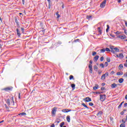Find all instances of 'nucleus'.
Wrapping results in <instances>:
<instances>
[{
  "mask_svg": "<svg viewBox=\"0 0 127 127\" xmlns=\"http://www.w3.org/2000/svg\"><path fill=\"white\" fill-rule=\"evenodd\" d=\"M96 55H97V52H92V56H95Z\"/></svg>",
  "mask_w": 127,
  "mask_h": 127,
  "instance_id": "473e14b6",
  "label": "nucleus"
},
{
  "mask_svg": "<svg viewBox=\"0 0 127 127\" xmlns=\"http://www.w3.org/2000/svg\"><path fill=\"white\" fill-rule=\"evenodd\" d=\"M16 31L18 36H20V32L19 31V30H18V29H16Z\"/></svg>",
  "mask_w": 127,
  "mask_h": 127,
  "instance_id": "ddd939ff",
  "label": "nucleus"
},
{
  "mask_svg": "<svg viewBox=\"0 0 127 127\" xmlns=\"http://www.w3.org/2000/svg\"><path fill=\"white\" fill-rule=\"evenodd\" d=\"M105 51H107V52H110V51H111V50H110L109 48H106L105 49Z\"/></svg>",
  "mask_w": 127,
  "mask_h": 127,
  "instance_id": "7c9ffc66",
  "label": "nucleus"
},
{
  "mask_svg": "<svg viewBox=\"0 0 127 127\" xmlns=\"http://www.w3.org/2000/svg\"><path fill=\"white\" fill-rule=\"evenodd\" d=\"M66 120H67V121L68 122V123H70V116H67L66 117Z\"/></svg>",
  "mask_w": 127,
  "mask_h": 127,
  "instance_id": "a211bd4d",
  "label": "nucleus"
},
{
  "mask_svg": "<svg viewBox=\"0 0 127 127\" xmlns=\"http://www.w3.org/2000/svg\"><path fill=\"white\" fill-rule=\"evenodd\" d=\"M120 114H121V115H122L123 116V115H125V112L124 111H122L121 112Z\"/></svg>",
  "mask_w": 127,
  "mask_h": 127,
  "instance_id": "de8ad7c7",
  "label": "nucleus"
},
{
  "mask_svg": "<svg viewBox=\"0 0 127 127\" xmlns=\"http://www.w3.org/2000/svg\"><path fill=\"white\" fill-rule=\"evenodd\" d=\"M124 33H125V34H126V35H127V30H125Z\"/></svg>",
  "mask_w": 127,
  "mask_h": 127,
  "instance_id": "5fc2aeb1",
  "label": "nucleus"
},
{
  "mask_svg": "<svg viewBox=\"0 0 127 127\" xmlns=\"http://www.w3.org/2000/svg\"><path fill=\"white\" fill-rule=\"evenodd\" d=\"M19 116H25V115H26V113L23 112L22 113H20L19 114H18Z\"/></svg>",
  "mask_w": 127,
  "mask_h": 127,
  "instance_id": "393cba45",
  "label": "nucleus"
},
{
  "mask_svg": "<svg viewBox=\"0 0 127 127\" xmlns=\"http://www.w3.org/2000/svg\"><path fill=\"white\" fill-rule=\"evenodd\" d=\"M100 60L101 62L104 61V57H101L100 59Z\"/></svg>",
  "mask_w": 127,
  "mask_h": 127,
  "instance_id": "f704fd0d",
  "label": "nucleus"
},
{
  "mask_svg": "<svg viewBox=\"0 0 127 127\" xmlns=\"http://www.w3.org/2000/svg\"><path fill=\"white\" fill-rule=\"evenodd\" d=\"M18 98H19V99H21V97H20V93H19V94H18Z\"/></svg>",
  "mask_w": 127,
  "mask_h": 127,
  "instance_id": "603ef678",
  "label": "nucleus"
},
{
  "mask_svg": "<svg viewBox=\"0 0 127 127\" xmlns=\"http://www.w3.org/2000/svg\"><path fill=\"white\" fill-rule=\"evenodd\" d=\"M125 99H126V100H127V95H126Z\"/></svg>",
  "mask_w": 127,
  "mask_h": 127,
  "instance_id": "338daca9",
  "label": "nucleus"
},
{
  "mask_svg": "<svg viewBox=\"0 0 127 127\" xmlns=\"http://www.w3.org/2000/svg\"><path fill=\"white\" fill-rule=\"evenodd\" d=\"M96 86H97L93 87V90H97V89L99 88V85L98 84H97Z\"/></svg>",
  "mask_w": 127,
  "mask_h": 127,
  "instance_id": "6ab92c4d",
  "label": "nucleus"
},
{
  "mask_svg": "<svg viewBox=\"0 0 127 127\" xmlns=\"http://www.w3.org/2000/svg\"><path fill=\"white\" fill-rule=\"evenodd\" d=\"M116 74H117V75L120 76L121 75H123L124 74V73L122 71H119V72H117Z\"/></svg>",
  "mask_w": 127,
  "mask_h": 127,
  "instance_id": "f8f14e48",
  "label": "nucleus"
},
{
  "mask_svg": "<svg viewBox=\"0 0 127 127\" xmlns=\"http://www.w3.org/2000/svg\"><path fill=\"white\" fill-rule=\"evenodd\" d=\"M23 4H24V0H22Z\"/></svg>",
  "mask_w": 127,
  "mask_h": 127,
  "instance_id": "0e129e2a",
  "label": "nucleus"
},
{
  "mask_svg": "<svg viewBox=\"0 0 127 127\" xmlns=\"http://www.w3.org/2000/svg\"><path fill=\"white\" fill-rule=\"evenodd\" d=\"M83 101L87 102H92V99H91V98L90 97H86L83 99Z\"/></svg>",
  "mask_w": 127,
  "mask_h": 127,
  "instance_id": "7ed1b4c3",
  "label": "nucleus"
},
{
  "mask_svg": "<svg viewBox=\"0 0 127 127\" xmlns=\"http://www.w3.org/2000/svg\"><path fill=\"white\" fill-rule=\"evenodd\" d=\"M12 89V87H6L4 88V91H6V92H8V91H11V89Z\"/></svg>",
  "mask_w": 127,
  "mask_h": 127,
  "instance_id": "0eeeda50",
  "label": "nucleus"
},
{
  "mask_svg": "<svg viewBox=\"0 0 127 127\" xmlns=\"http://www.w3.org/2000/svg\"><path fill=\"white\" fill-rule=\"evenodd\" d=\"M4 106L6 108V110H8V107H7V105H6V104H5Z\"/></svg>",
  "mask_w": 127,
  "mask_h": 127,
  "instance_id": "c03bdc74",
  "label": "nucleus"
},
{
  "mask_svg": "<svg viewBox=\"0 0 127 127\" xmlns=\"http://www.w3.org/2000/svg\"><path fill=\"white\" fill-rule=\"evenodd\" d=\"M99 115H103V112L102 111H100L98 112V113L97 114V116H98Z\"/></svg>",
  "mask_w": 127,
  "mask_h": 127,
  "instance_id": "c9c22d12",
  "label": "nucleus"
},
{
  "mask_svg": "<svg viewBox=\"0 0 127 127\" xmlns=\"http://www.w3.org/2000/svg\"><path fill=\"white\" fill-rule=\"evenodd\" d=\"M111 88H116V87H118V85H117V84L116 83H113L111 85Z\"/></svg>",
  "mask_w": 127,
  "mask_h": 127,
  "instance_id": "9b49d317",
  "label": "nucleus"
},
{
  "mask_svg": "<svg viewBox=\"0 0 127 127\" xmlns=\"http://www.w3.org/2000/svg\"><path fill=\"white\" fill-rule=\"evenodd\" d=\"M124 106H125V107H127V103H125V104H124Z\"/></svg>",
  "mask_w": 127,
  "mask_h": 127,
  "instance_id": "680f3d73",
  "label": "nucleus"
},
{
  "mask_svg": "<svg viewBox=\"0 0 127 127\" xmlns=\"http://www.w3.org/2000/svg\"><path fill=\"white\" fill-rule=\"evenodd\" d=\"M116 34H117V35L122 34V32L117 31L116 32Z\"/></svg>",
  "mask_w": 127,
  "mask_h": 127,
  "instance_id": "ea45409f",
  "label": "nucleus"
},
{
  "mask_svg": "<svg viewBox=\"0 0 127 127\" xmlns=\"http://www.w3.org/2000/svg\"><path fill=\"white\" fill-rule=\"evenodd\" d=\"M122 123L123 124H126V121H124V120H122Z\"/></svg>",
  "mask_w": 127,
  "mask_h": 127,
  "instance_id": "bf43d9fd",
  "label": "nucleus"
},
{
  "mask_svg": "<svg viewBox=\"0 0 127 127\" xmlns=\"http://www.w3.org/2000/svg\"><path fill=\"white\" fill-rule=\"evenodd\" d=\"M107 2V0H104L103 2H102L100 4V7H102L103 8V7H105L106 6V3Z\"/></svg>",
  "mask_w": 127,
  "mask_h": 127,
  "instance_id": "f257e3e1",
  "label": "nucleus"
},
{
  "mask_svg": "<svg viewBox=\"0 0 127 127\" xmlns=\"http://www.w3.org/2000/svg\"><path fill=\"white\" fill-rule=\"evenodd\" d=\"M71 88H72V89H75V84H72L71 85Z\"/></svg>",
  "mask_w": 127,
  "mask_h": 127,
  "instance_id": "58836bf2",
  "label": "nucleus"
},
{
  "mask_svg": "<svg viewBox=\"0 0 127 127\" xmlns=\"http://www.w3.org/2000/svg\"><path fill=\"white\" fill-rule=\"evenodd\" d=\"M110 51L111 52H112V53H113L114 54H116V51H115L114 50H112Z\"/></svg>",
  "mask_w": 127,
  "mask_h": 127,
  "instance_id": "a19ab883",
  "label": "nucleus"
},
{
  "mask_svg": "<svg viewBox=\"0 0 127 127\" xmlns=\"http://www.w3.org/2000/svg\"><path fill=\"white\" fill-rule=\"evenodd\" d=\"M111 74H115V71H112L111 72Z\"/></svg>",
  "mask_w": 127,
  "mask_h": 127,
  "instance_id": "4d7b16f0",
  "label": "nucleus"
},
{
  "mask_svg": "<svg viewBox=\"0 0 127 127\" xmlns=\"http://www.w3.org/2000/svg\"><path fill=\"white\" fill-rule=\"evenodd\" d=\"M69 80H74V76L73 75L69 76Z\"/></svg>",
  "mask_w": 127,
  "mask_h": 127,
  "instance_id": "b1692460",
  "label": "nucleus"
},
{
  "mask_svg": "<svg viewBox=\"0 0 127 127\" xmlns=\"http://www.w3.org/2000/svg\"><path fill=\"white\" fill-rule=\"evenodd\" d=\"M124 77H125V78H127V72L124 74Z\"/></svg>",
  "mask_w": 127,
  "mask_h": 127,
  "instance_id": "79ce46f5",
  "label": "nucleus"
},
{
  "mask_svg": "<svg viewBox=\"0 0 127 127\" xmlns=\"http://www.w3.org/2000/svg\"><path fill=\"white\" fill-rule=\"evenodd\" d=\"M14 20H15V22H16L17 25L18 26H19V24H18V20H17V18L16 17H14Z\"/></svg>",
  "mask_w": 127,
  "mask_h": 127,
  "instance_id": "6e6552de",
  "label": "nucleus"
},
{
  "mask_svg": "<svg viewBox=\"0 0 127 127\" xmlns=\"http://www.w3.org/2000/svg\"><path fill=\"white\" fill-rule=\"evenodd\" d=\"M64 125H65V123L64 122H62V123H61L60 127H63V126H64Z\"/></svg>",
  "mask_w": 127,
  "mask_h": 127,
  "instance_id": "2f4dec72",
  "label": "nucleus"
},
{
  "mask_svg": "<svg viewBox=\"0 0 127 127\" xmlns=\"http://www.w3.org/2000/svg\"><path fill=\"white\" fill-rule=\"evenodd\" d=\"M106 52V49H102L100 50L101 53H104V52Z\"/></svg>",
  "mask_w": 127,
  "mask_h": 127,
  "instance_id": "aec40b11",
  "label": "nucleus"
},
{
  "mask_svg": "<svg viewBox=\"0 0 127 127\" xmlns=\"http://www.w3.org/2000/svg\"><path fill=\"white\" fill-rule=\"evenodd\" d=\"M6 103L8 104V106H10V100L9 99H7Z\"/></svg>",
  "mask_w": 127,
  "mask_h": 127,
  "instance_id": "dca6fc26",
  "label": "nucleus"
},
{
  "mask_svg": "<svg viewBox=\"0 0 127 127\" xmlns=\"http://www.w3.org/2000/svg\"><path fill=\"white\" fill-rule=\"evenodd\" d=\"M106 79V74H103L101 76L102 80H105Z\"/></svg>",
  "mask_w": 127,
  "mask_h": 127,
  "instance_id": "2eb2a0df",
  "label": "nucleus"
},
{
  "mask_svg": "<svg viewBox=\"0 0 127 127\" xmlns=\"http://www.w3.org/2000/svg\"><path fill=\"white\" fill-rule=\"evenodd\" d=\"M98 59H99V56H96L94 58V62H97V61H98Z\"/></svg>",
  "mask_w": 127,
  "mask_h": 127,
  "instance_id": "9d476101",
  "label": "nucleus"
},
{
  "mask_svg": "<svg viewBox=\"0 0 127 127\" xmlns=\"http://www.w3.org/2000/svg\"><path fill=\"white\" fill-rule=\"evenodd\" d=\"M110 121H114V118H113V117H110Z\"/></svg>",
  "mask_w": 127,
  "mask_h": 127,
  "instance_id": "6e6d98bb",
  "label": "nucleus"
},
{
  "mask_svg": "<svg viewBox=\"0 0 127 127\" xmlns=\"http://www.w3.org/2000/svg\"><path fill=\"white\" fill-rule=\"evenodd\" d=\"M120 127H126V125L125 124H121L120 125Z\"/></svg>",
  "mask_w": 127,
  "mask_h": 127,
  "instance_id": "72a5a7b5",
  "label": "nucleus"
},
{
  "mask_svg": "<svg viewBox=\"0 0 127 127\" xmlns=\"http://www.w3.org/2000/svg\"><path fill=\"white\" fill-rule=\"evenodd\" d=\"M88 67L89 68V72L92 74L93 73V67L92 66V64H89Z\"/></svg>",
  "mask_w": 127,
  "mask_h": 127,
  "instance_id": "20e7f679",
  "label": "nucleus"
},
{
  "mask_svg": "<svg viewBox=\"0 0 127 127\" xmlns=\"http://www.w3.org/2000/svg\"><path fill=\"white\" fill-rule=\"evenodd\" d=\"M56 15H57V18H59V17H60V15H59L58 12H57L56 13Z\"/></svg>",
  "mask_w": 127,
  "mask_h": 127,
  "instance_id": "c85d7f7f",
  "label": "nucleus"
},
{
  "mask_svg": "<svg viewBox=\"0 0 127 127\" xmlns=\"http://www.w3.org/2000/svg\"><path fill=\"white\" fill-rule=\"evenodd\" d=\"M117 37L118 38H121V39H125V38H127V37L126 36L122 35L117 36Z\"/></svg>",
  "mask_w": 127,
  "mask_h": 127,
  "instance_id": "39448f33",
  "label": "nucleus"
},
{
  "mask_svg": "<svg viewBox=\"0 0 127 127\" xmlns=\"http://www.w3.org/2000/svg\"><path fill=\"white\" fill-rule=\"evenodd\" d=\"M62 112H63V113H68V112H71V110L63 109L62 110Z\"/></svg>",
  "mask_w": 127,
  "mask_h": 127,
  "instance_id": "1a4fd4ad",
  "label": "nucleus"
},
{
  "mask_svg": "<svg viewBox=\"0 0 127 127\" xmlns=\"http://www.w3.org/2000/svg\"><path fill=\"white\" fill-rule=\"evenodd\" d=\"M107 28L106 29V32H108L109 31V30L110 29V26L109 25H107Z\"/></svg>",
  "mask_w": 127,
  "mask_h": 127,
  "instance_id": "cd10ccee",
  "label": "nucleus"
},
{
  "mask_svg": "<svg viewBox=\"0 0 127 127\" xmlns=\"http://www.w3.org/2000/svg\"><path fill=\"white\" fill-rule=\"evenodd\" d=\"M89 105H90V106H94V104H93V103H92V102H90L89 103Z\"/></svg>",
  "mask_w": 127,
  "mask_h": 127,
  "instance_id": "37998d69",
  "label": "nucleus"
},
{
  "mask_svg": "<svg viewBox=\"0 0 127 127\" xmlns=\"http://www.w3.org/2000/svg\"><path fill=\"white\" fill-rule=\"evenodd\" d=\"M119 57H120V58H123L124 57V55H123L122 53L120 54V55H119Z\"/></svg>",
  "mask_w": 127,
  "mask_h": 127,
  "instance_id": "c756f323",
  "label": "nucleus"
},
{
  "mask_svg": "<svg viewBox=\"0 0 127 127\" xmlns=\"http://www.w3.org/2000/svg\"><path fill=\"white\" fill-rule=\"evenodd\" d=\"M100 67H101L102 68H104V64H100Z\"/></svg>",
  "mask_w": 127,
  "mask_h": 127,
  "instance_id": "a18cd8bd",
  "label": "nucleus"
},
{
  "mask_svg": "<svg viewBox=\"0 0 127 127\" xmlns=\"http://www.w3.org/2000/svg\"><path fill=\"white\" fill-rule=\"evenodd\" d=\"M57 108H56V107H54L53 109V110L52 111V114H53V115H55L56 114V112L57 111Z\"/></svg>",
  "mask_w": 127,
  "mask_h": 127,
  "instance_id": "423d86ee",
  "label": "nucleus"
},
{
  "mask_svg": "<svg viewBox=\"0 0 127 127\" xmlns=\"http://www.w3.org/2000/svg\"><path fill=\"white\" fill-rule=\"evenodd\" d=\"M81 105H82V106L84 107V108H86V109H89V108H88V106H87V105H86V104L85 103H82V104H81Z\"/></svg>",
  "mask_w": 127,
  "mask_h": 127,
  "instance_id": "412c9836",
  "label": "nucleus"
},
{
  "mask_svg": "<svg viewBox=\"0 0 127 127\" xmlns=\"http://www.w3.org/2000/svg\"><path fill=\"white\" fill-rule=\"evenodd\" d=\"M94 70L95 71H98V66H97V65H95L94 66Z\"/></svg>",
  "mask_w": 127,
  "mask_h": 127,
  "instance_id": "a878e982",
  "label": "nucleus"
},
{
  "mask_svg": "<svg viewBox=\"0 0 127 127\" xmlns=\"http://www.w3.org/2000/svg\"><path fill=\"white\" fill-rule=\"evenodd\" d=\"M118 68L119 69V70H121L122 69H123V68H124V66H123V64H121L119 66Z\"/></svg>",
  "mask_w": 127,
  "mask_h": 127,
  "instance_id": "4468645a",
  "label": "nucleus"
},
{
  "mask_svg": "<svg viewBox=\"0 0 127 127\" xmlns=\"http://www.w3.org/2000/svg\"><path fill=\"white\" fill-rule=\"evenodd\" d=\"M89 63H90V64H92V63H93V62H92V61H89Z\"/></svg>",
  "mask_w": 127,
  "mask_h": 127,
  "instance_id": "e2e57ef3",
  "label": "nucleus"
},
{
  "mask_svg": "<svg viewBox=\"0 0 127 127\" xmlns=\"http://www.w3.org/2000/svg\"><path fill=\"white\" fill-rule=\"evenodd\" d=\"M4 121L3 120V121H1L0 122V124H1L2 123H3Z\"/></svg>",
  "mask_w": 127,
  "mask_h": 127,
  "instance_id": "69168bd1",
  "label": "nucleus"
},
{
  "mask_svg": "<svg viewBox=\"0 0 127 127\" xmlns=\"http://www.w3.org/2000/svg\"><path fill=\"white\" fill-rule=\"evenodd\" d=\"M102 86H104L105 85V83H102Z\"/></svg>",
  "mask_w": 127,
  "mask_h": 127,
  "instance_id": "774afa93",
  "label": "nucleus"
},
{
  "mask_svg": "<svg viewBox=\"0 0 127 127\" xmlns=\"http://www.w3.org/2000/svg\"><path fill=\"white\" fill-rule=\"evenodd\" d=\"M105 75H107V76H109V72H106Z\"/></svg>",
  "mask_w": 127,
  "mask_h": 127,
  "instance_id": "052dcab7",
  "label": "nucleus"
},
{
  "mask_svg": "<svg viewBox=\"0 0 127 127\" xmlns=\"http://www.w3.org/2000/svg\"><path fill=\"white\" fill-rule=\"evenodd\" d=\"M101 91H104V90H105V87H101Z\"/></svg>",
  "mask_w": 127,
  "mask_h": 127,
  "instance_id": "8fccbe9b",
  "label": "nucleus"
},
{
  "mask_svg": "<svg viewBox=\"0 0 127 127\" xmlns=\"http://www.w3.org/2000/svg\"><path fill=\"white\" fill-rule=\"evenodd\" d=\"M100 96L101 101H105V100L106 99V95H105L100 94Z\"/></svg>",
  "mask_w": 127,
  "mask_h": 127,
  "instance_id": "f03ea898",
  "label": "nucleus"
},
{
  "mask_svg": "<svg viewBox=\"0 0 127 127\" xmlns=\"http://www.w3.org/2000/svg\"><path fill=\"white\" fill-rule=\"evenodd\" d=\"M58 120L59 119L57 120V121H56V123H57V124H59V123H60V121H58Z\"/></svg>",
  "mask_w": 127,
  "mask_h": 127,
  "instance_id": "09e8293b",
  "label": "nucleus"
},
{
  "mask_svg": "<svg viewBox=\"0 0 127 127\" xmlns=\"http://www.w3.org/2000/svg\"><path fill=\"white\" fill-rule=\"evenodd\" d=\"M119 83H123L124 82V78H120L119 79Z\"/></svg>",
  "mask_w": 127,
  "mask_h": 127,
  "instance_id": "4be33fe9",
  "label": "nucleus"
},
{
  "mask_svg": "<svg viewBox=\"0 0 127 127\" xmlns=\"http://www.w3.org/2000/svg\"><path fill=\"white\" fill-rule=\"evenodd\" d=\"M98 31L99 32L100 34H102V30H101V28H98Z\"/></svg>",
  "mask_w": 127,
  "mask_h": 127,
  "instance_id": "5701e85b",
  "label": "nucleus"
},
{
  "mask_svg": "<svg viewBox=\"0 0 127 127\" xmlns=\"http://www.w3.org/2000/svg\"><path fill=\"white\" fill-rule=\"evenodd\" d=\"M106 61H107V62H108V63H110V62H111V59L109 57H107Z\"/></svg>",
  "mask_w": 127,
  "mask_h": 127,
  "instance_id": "f3484780",
  "label": "nucleus"
},
{
  "mask_svg": "<svg viewBox=\"0 0 127 127\" xmlns=\"http://www.w3.org/2000/svg\"><path fill=\"white\" fill-rule=\"evenodd\" d=\"M114 50H115V51H116V52H120V49H118L117 48H114Z\"/></svg>",
  "mask_w": 127,
  "mask_h": 127,
  "instance_id": "bb28decb",
  "label": "nucleus"
},
{
  "mask_svg": "<svg viewBox=\"0 0 127 127\" xmlns=\"http://www.w3.org/2000/svg\"><path fill=\"white\" fill-rule=\"evenodd\" d=\"M51 127H55V125L54 124H52L51 126Z\"/></svg>",
  "mask_w": 127,
  "mask_h": 127,
  "instance_id": "864d4df0",
  "label": "nucleus"
},
{
  "mask_svg": "<svg viewBox=\"0 0 127 127\" xmlns=\"http://www.w3.org/2000/svg\"><path fill=\"white\" fill-rule=\"evenodd\" d=\"M13 106H14V100H13V97H11Z\"/></svg>",
  "mask_w": 127,
  "mask_h": 127,
  "instance_id": "4c0bfd02",
  "label": "nucleus"
},
{
  "mask_svg": "<svg viewBox=\"0 0 127 127\" xmlns=\"http://www.w3.org/2000/svg\"><path fill=\"white\" fill-rule=\"evenodd\" d=\"M122 106H123V103H121L120 105L118 106V109H121L122 108Z\"/></svg>",
  "mask_w": 127,
  "mask_h": 127,
  "instance_id": "e433bc0d",
  "label": "nucleus"
},
{
  "mask_svg": "<svg viewBox=\"0 0 127 127\" xmlns=\"http://www.w3.org/2000/svg\"><path fill=\"white\" fill-rule=\"evenodd\" d=\"M86 17L87 18H88V19H89V18H91V17H92V16H87Z\"/></svg>",
  "mask_w": 127,
  "mask_h": 127,
  "instance_id": "49530a36",
  "label": "nucleus"
},
{
  "mask_svg": "<svg viewBox=\"0 0 127 127\" xmlns=\"http://www.w3.org/2000/svg\"><path fill=\"white\" fill-rule=\"evenodd\" d=\"M21 30L22 31V33L24 32V28H21Z\"/></svg>",
  "mask_w": 127,
  "mask_h": 127,
  "instance_id": "3c124183",
  "label": "nucleus"
},
{
  "mask_svg": "<svg viewBox=\"0 0 127 127\" xmlns=\"http://www.w3.org/2000/svg\"><path fill=\"white\" fill-rule=\"evenodd\" d=\"M64 3H63V5L62 6V8H64Z\"/></svg>",
  "mask_w": 127,
  "mask_h": 127,
  "instance_id": "13d9d810",
  "label": "nucleus"
}]
</instances>
